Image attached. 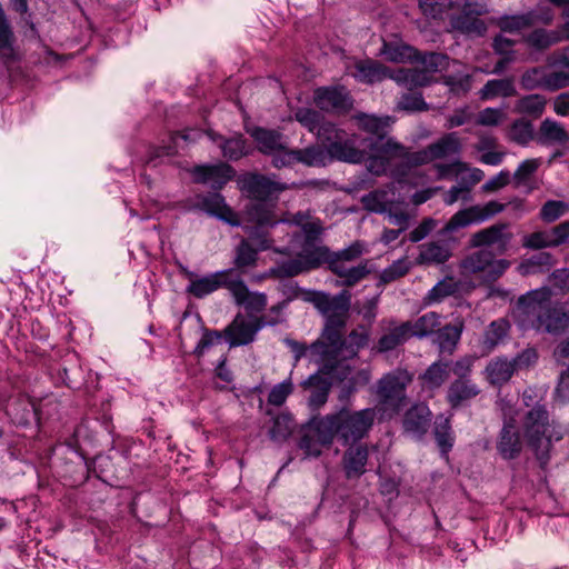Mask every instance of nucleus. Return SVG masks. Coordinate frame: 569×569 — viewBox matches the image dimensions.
Here are the masks:
<instances>
[{
	"mask_svg": "<svg viewBox=\"0 0 569 569\" xmlns=\"http://www.w3.org/2000/svg\"><path fill=\"white\" fill-rule=\"evenodd\" d=\"M562 40V33L557 30L537 29L527 37V42L538 49L545 50Z\"/></svg>",
	"mask_w": 569,
	"mask_h": 569,
	"instance_id": "obj_42",
	"label": "nucleus"
},
{
	"mask_svg": "<svg viewBox=\"0 0 569 569\" xmlns=\"http://www.w3.org/2000/svg\"><path fill=\"white\" fill-rule=\"evenodd\" d=\"M288 222L300 227L301 231L305 233V240L301 247L297 246L298 241L300 240L299 234H295L290 242L288 248L289 252L297 254V257L292 260L305 259V253H307V250L311 251L319 248L315 247L313 241L322 231L321 221L318 218H313L309 212H297L290 220H288Z\"/></svg>",
	"mask_w": 569,
	"mask_h": 569,
	"instance_id": "obj_14",
	"label": "nucleus"
},
{
	"mask_svg": "<svg viewBox=\"0 0 569 569\" xmlns=\"http://www.w3.org/2000/svg\"><path fill=\"white\" fill-rule=\"evenodd\" d=\"M506 119V113L501 109L486 108L477 116V123L485 127H496Z\"/></svg>",
	"mask_w": 569,
	"mask_h": 569,
	"instance_id": "obj_60",
	"label": "nucleus"
},
{
	"mask_svg": "<svg viewBox=\"0 0 569 569\" xmlns=\"http://www.w3.org/2000/svg\"><path fill=\"white\" fill-rule=\"evenodd\" d=\"M410 321L402 322L401 325L390 329L382 335L377 343L379 352H387L396 349L411 338Z\"/></svg>",
	"mask_w": 569,
	"mask_h": 569,
	"instance_id": "obj_31",
	"label": "nucleus"
},
{
	"mask_svg": "<svg viewBox=\"0 0 569 569\" xmlns=\"http://www.w3.org/2000/svg\"><path fill=\"white\" fill-rule=\"evenodd\" d=\"M327 154L319 147H308L305 149H297V163H302L308 167H317L326 164Z\"/></svg>",
	"mask_w": 569,
	"mask_h": 569,
	"instance_id": "obj_47",
	"label": "nucleus"
},
{
	"mask_svg": "<svg viewBox=\"0 0 569 569\" xmlns=\"http://www.w3.org/2000/svg\"><path fill=\"white\" fill-rule=\"evenodd\" d=\"M431 421V411L423 403L412 406L403 417V429L413 438H421L428 430Z\"/></svg>",
	"mask_w": 569,
	"mask_h": 569,
	"instance_id": "obj_21",
	"label": "nucleus"
},
{
	"mask_svg": "<svg viewBox=\"0 0 569 569\" xmlns=\"http://www.w3.org/2000/svg\"><path fill=\"white\" fill-rule=\"evenodd\" d=\"M355 120L357 126L363 131L372 134L370 139L372 140H388L386 137L387 128L390 124V118H379L372 114L359 113L355 116Z\"/></svg>",
	"mask_w": 569,
	"mask_h": 569,
	"instance_id": "obj_30",
	"label": "nucleus"
},
{
	"mask_svg": "<svg viewBox=\"0 0 569 569\" xmlns=\"http://www.w3.org/2000/svg\"><path fill=\"white\" fill-rule=\"evenodd\" d=\"M458 6L461 8V12L450 18L452 29L467 36H483L487 26L480 17L488 13L487 2L485 0H458Z\"/></svg>",
	"mask_w": 569,
	"mask_h": 569,
	"instance_id": "obj_11",
	"label": "nucleus"
},
{
	"mask_svg": "<svg viewBox=\"0 0 569 569\" xmlns=\"http://www.w3.org/2000/svg\"><path fill=\"white\" fill-rule=\"evenodd\" d=\"M492 252L487 249H480L467 256L460 262V269L465 274L485 272L491 261Z\"/></svg>",
	"mask_w": 569,
	"mask_h": 569,
	"instance_id": "obj_40",
	"label": "nucleus"
},
{
	"mask_svg": "<svg viewBox=\"0 0 569 569\" xmlns=\"http://www.w3.org/2000/svg\"><path fill=\"white\" fill-rule=\"evenodd\" d=\"M231 296L238 307L243 309L248 317L257 318L267 307V297L262 292L251 290L250 287H229Z\"/></svg>",
	"mask_w": 569,
	"mask_h": 569,
	"instance_id": "obj_18",
	"label": "nucleus"
},
{
	"mask_svg": "<svg viewBox=\"0 0 569 569\" xmlns=\"http://www.w3.org/2000/svg\"><path fill=\"white\" fill-rule=\"evenodd\" d=\"M229 164L197 166L192 170L194 180L200 183H210L213 189H221L233 177Z\"/></svg>",
	"mask_w": 569,
	"mask_h": 569,
	"instance_id": "obj_19",
	"label": "nucleus"
},
{
	"mask_svg": "<svg viewBox=\"0 0 569 569\" xmlns=\"http://www.w3.org/2000/svg\"><path fill=\"white\" fill-rule=\"evenodd\" d=\"M296 425L292 417L287 413H281L273 419L269 433L272 440L284 441L290 437Z\"/></svg>",
	"mask_w": 569,
	"mask_h": 569,
	"instance_id": "obj_44",
	"label": "nucleus"
},
{
	"mask_svg": "<svg viewBox=\"0 0 569 569\" xmlns=\"http://www.w3.org/2000/svg\"><path fill=\"white\" fill-rule=\"evenodd\" d=\"M199 208L208 214L216 217L231 226H239L240 221L233 210L226 203L224 198L219 193L201 197Z\"/></svg>",
	"mask_w": 569,
	"mask_h": 569,
	"instance_id": "obj_24",
	"label": "nucleus"
},
{
	"mask_svg": "<svg viewBox=\"0 0 569 569\" xmlns=\"http://www.w3.org/2000/svg\"><path fill=\"white\" fill-rule=\"evenodd\" d=\"M368 252L369 247L362 240H356L338 251H331L327 247H319L311 251L307 250L305 259L282 261L277 267L271 268L266 276L260 277L259 280H282L326 263L332 273L345 279L346 284H353L365 280L375 271L373 262L369 259L361 260L355 264L359 258Z\"/></svg>",
	"mask_w": 569,
	"mask_h": 569,
	"instance_id": "obj_3",
	"label": "nucleus"
},
{
	"mask_svg": "<svg viewBox=\"0 0 569 569\" xmlns=\"http://www.w3.org/2000/svg\"><path fill=\"white\" fill-rule=\"evenodd\" d=\"M517 94V90L513 80L507 79H492L486 82L480 90V98L482 100H491L497 97H513Z\"/></svg>",
	"mask_w": 569,
	"mask_h": 569,
	"instance_id": "obj_38",
	"label": "nucleus"
},
{
	"mask_svg": "<svg viewBox=\"0 0 569 569\" xmlns=\"http://www.w3.org/2000/svg\"><path fill=\"white\" fill-rule=\"evenodd\" d=\"M413 376L407 369L397 368L383 375L377 382L379 403L393 411H399L406 400V389Z\"/></svg>",
	"mask_w": 569,
	"mask_h": 569,
	"instance_id": "obj_10",
	"label": "nucleus"
},
{
	"mask_svg": "<svg viewBox=\"0 0 569 569\" xmlns=\"http://www.w3.org/2000/svg\"><path fill=\"white\" fill-rule=\"evenodd\" d=\"M522 246L528 249L539 250L543 248L556 247L551 230L536 231L527 234L522 239Z\"/></svg>",
	"mask_w": 569,
	"mask_h": 569,
	"instance_id": "obj_48",
	"label": "nucleus"
},
{
	"mask_svg": "<svg viewBox=\"0 0 569 569\" xmlns=\"http://www.w3.org/2000/svg\"><path fill=\"white\" fill-rule=\"evenodd\" d=\"M243 189L253 200L269 202L277 199L288 186L262 174H250L243 180Z\"/></svg>",
	"mask_w": 569,
	"mask_h": 569,
	"instance_id": "obj_16",
	"label": "nucleus"
},
{
	"mask_svg": "<svg viewBox=\"0 0 569 569\" xmlns=\"http://www.w3.org/2000/svg\"><path fill=\"white\" fill-rule=\"evenodd\" d=\"M538 141L546 146H563L569 141V134L559 122L545 119L539 127Z\"/></svg>",
	"mask_w": 569,
	"mask_h": 569,
	"instance_id": "obj_29",
	"label": "nucleus"
},
{
	"mask_svg": "<svg viewBox=\"0 0 569 569\" xmlns=\"http://www.w3.org/2000/svg\"><path fill=\"white\" fill-rule=\"evenodd\" d=\"M248 132L257 143L258 150L270 157L286 143L283 134L277 130L256 127Z\"/></svg>",
	"mask_w": 569,
	"mask_h": 569,
	"instance_id": "obj_27",
	"label": "nucleus"
},
{
	"mask_svg": "<svg viewBox=\"0 0 569 569\" xmlns=\"http://www.w3.org/2000/svg\"><path fill=\"white\" fill-rule=\"evenodd\" d=\"M566 208L567 206L562 201L549 200L542 206L540 218L545 222H553L565 213Z\"/></svg>",
	"mask_w": 569,
	"mask_h": 569,
	"instance_id": "obj_59",
	"label": "nucleus"
},
{
	"mask_svg": "<svg viewBox=\"0 0 569 569\" xmlns=\"http://www.w3.org/2000/svg\"><path fill=\"white\" fill-rule=\"evenodd\" d=\"M316 106L323 111H340L350 107L351 101L343 88H318L315 91Z\"/></svg>",
	"mask_w": 569,
	"mask_h": 569,
	"instance_id": "obj_20",
	"label": "nucleus"
},
{
	"mask_svg": "<svg viewBox=\"0 0 569 569\" xmlns=\"http://www.w3.org/2000/svg\"><path fill=\"white\" fill-rule=\"evenodd\" d=\"M277 321L268 320L263 316L257 318L246 317L238 313L233 320L224 328L223 335L229 346L238 347L251 343L258 333L266 326H273Z\"/></svg>",
	"mask_w": 569,
	"mask_h": 569,
	"instance_id": "obj_13",
	"label": "nucleus"
},
{
	"mask_svg": "<svg viewBox=\"0 0 569 569\" xmlns=\"http://www.w3.org/2000/svg\"><path fill=\"white\" fill-rule=\"evenodd\" d=\"M273 209V203L254 200L247 207L246 213L249 221L260 227L273 226L278 222Z\"/></svg>",
	"mask_w": 569,
	"mask_h": 569,
	"instance_id": "obj_34",
	"label": "nucleus"
},
{
	"mask_svg": "<svg viewBox=\"0 0 569 569\" xmlns=\"http://www.w3.org/2000/svg\"><path fill=\"white\" fill-rule=\"evenodd\" d=\"M516 318L522 327L558 333L569 326V308L566 303L552 306L549 287H539L519 298Z\"/></svg>",
	"mask_w": 569,
	"mask_h": 569,
	"instance_id": "obj_4",
	"label": "nucleus"
},
{
	"mask_svg": "<svg viewBox=\"0 0 569 569\" xmlns=\"http://www.w3.org/2000/svg\"><path fill=\"white\" fill-rule=\"evenodd\" d=\"M395 72L382 63L368 59L356 63L353 77L363 83H375L386 78L391 79Z\"/></svg>",
	"mask_w": 569,
	"mask_h": 569,
	"instance_id": "obj_26",
	"label": "nucleus"
},
{
	"mask_svg": "<svg viewBox=\"0 0 569 569\" xmlns=\"http://www.w3.org/2000/svg\"><path fill=\"white\" fill-rule=\"evenodd\" d=\"M380 54L395 63H415L418 58V51L401 41H383Z\"/></svg>",
	"mask_w": 569,
	"mask_h": 569,
	"instance_id": "obj_28",
	"label": "nucleus"
},
{
	"mask_svg": "<svg viewBox=\"0 0 569 569\" xmlns=\"http://www.w3.org/2000/svg\"><path fill=\"white\" fill-rule=\"evenodd\" d=\"M440 326V316L436 312H427L416 321H410L411 337L423 338L435 332Z\"/></svg>",
	"mask_w": 569,
	"mask_h": 569,
	"instance_id": "obj_43",
	"label": "nucleus"
},
{
	"mask_svg": "<svg viewBox=\"0 0 569 569\" xmlns=\"http://www.w3.org/2000/svg\"><path fill=\"white\" fill-rule=\"evenodd\" d=\"M449 377V363L436 361L421 376L423 385L429 389L440 388Z\"/></svg>",
	"mask_w": 569,
	"mask_h": 569,
	"instance_id": "obj_41",
	"label": "nucleus"
},
{
	"mask_svg": "<svg viewBox=\"0 0 569 569\" xmlns=\"http://www.w3.org/2000/svg\"><path fill=\"white\" fill-rule=\"evenodd\" d=\"M369 462V446L358 442L348 445L341 459L342 469L347 479H359L367 472Z\"/></svg>",
	"mask_w": 569,
	"mask_h": 569,
	"instance_id": "obj_17",
	"label": "nucleus"
},
{
	"mask_svg": "<svg viewBox=\"0 0 569 569\" xmlns=\"http://www.w3.org/2000/svg\"><path fill=\"white\" fill-rule=\"evenodd\" d=\"M472 118L473 113L469 107L458 108L447 117L445 127L447 129L460 127L470 122Z\"/></svg>",
	"mask_w": 569,
	"mask_h": 569,
	"instance_id": "obj_63",
	"label": "nucleus"
},
{
	"mask_svg": "<svg viewBox=\"0 0 569 569\" xmlns=\"http://www.w3.org/2000/svg\"><path fill=\"white\" fill-rule=\"evenodd\" d=\"M546 107V99L540 94H529L519 99L516 103V111L529 116L539 117Z\"/></svg>",
	"mask_w": 569,
	"mask_h": 569,
	"instance_id": "obj_46",
	"label": "nucleus"
},
{
	"mask_svg": "<svg viewBox=\"0 0 569 569\" xmlns=\"http://www.w3.org/2000/svg\"><path fill=\"white\" fill-rule=\"evenodd\" d=\"M510 330V322L505 318H499L489 323L483 332L482 347L487 352H491L505 341Z\"/></svg>",
	"mask_w": 569,
	"mask_h": 569,
	"instance_id": "obj_32",
	"label": "nucleus"
},
{
	"mask_svg": "<svg viewBox=\"0 0 569 569\" xmlns=\"http://www.w3.org/2000/svg\"><path fill=\"white\" fill-rule=\"evenodd\" d=\"M463 330L462 321L446 325L437 331V343L440 352L452 353Z\"/></svg>",
	"mask_w": 569,
	"mask_h": 569,
	"instance_id": "obj_36",
	"label": "nucleus"
},
{
	"mask_svg": "<svg viewBox=\"0 0 569 569\" xmlns=\"http://www.w3.org/2000/svg\"><path fill=\"white\" fill-rule=\"evenodd\" d=\"M512 239L510 224L498 222L475 232L470 238V246L472 248L495 247L499 253H505Z\"/></svg>",
	"mask_w": 569,
	"mask_h": 569,
	"instance_id": "obj_15",
	"label": "nucleus"
},
{
	"mask_svg": "<svg viewBox=\"0 0 569 569\" xmlns=\"http://www.w3.org/2000/svg\"><path fill=\"white\" fill-rule=\"evenodd\" d=\"M397 108L406 111H425L428 106L420 93H405L397 102Z\"/></svg>",
	"mask_w": 569,
	"mask_h": 569,
	"instance_id": "obj_58",
	"label": "nucleus"
},
{
	"mask_svg": "<svg viewBox=\"0 0 569 569\" xmlns=\"http://www.w3.org/2000/svg\"><path fill=\"white\" fill-rule=\"evenodd\" d=\"M523 433L528 446L535 452L541 466L549 461L552 442L562 438V433L549 422V413L541 405L535 406L527 412L523 421Z\"/></svg>",
	"mask_w": 569,
	"mask_h": 569,
	"instance_id": "obj_5",
	"label": "nucleus"
},
{
	"mask_svg": "<svg viewBox=\"0 0 569 569\" xmlns=\"http://www.w3.org/2000/svg\"><path fill=\"white\" fill-rule=\"evenodd\" d=\"M251 240L257 249L252 248L249 241L243 240L237 249L236 264L238 267L251 266L257 259L258 250H266L270 246L267 238L251 237Z\"/></svg>",
	"mask_w": 569,
	"mask_h": 569,
	"instance_id": "obj_39",
	"label": "nucleus"
},
{
	"mask_svg": "<svg viewBox=\"0 0 569 569\" xmlns=\"http://www.w3.org/2000/svg\"><path fill=\"white\" fill-rule=\"evenodd\" d=\"M569 86V70H559L546 72L545 88L548 90H558Z\"/></svg>",
	"mask_w": 569,
	"mask_h": 569,
	"instance_id": "obj_64",
	"label": "nucleus"
},
{
	"mask_svg": "<svg viewBox=\"0 0 569 569\" xmlns=\"http://www.w3.org/2000/svg\"><path fill=\"white\" fill-rule=\"evenodd\" d=\"M322 118L318 111L309 108H300L295 112V119L312 133L319 127Z\"/></svg>",
	"mask_w": 569,
	"mask_h": 569,
	"instance_id": "obj_55",
	"label": "nucleus"
},
{
	"mask_svg": "<svg viewBox=\"0 0 569 569\" xmlns=\"http://www.w3.org/2000/svg\"><path fill=\"white\" fill-rule=\"evenodd\" d=\"M506 206L498 201L491 200L485 204H476L456 212L445 227L439 231V236H447L455 233L460 229L467 228L471 224L481 223L489 220L496 214L502 212Z\"/></svg>",
	"mask_w": 569,
	"mask_h": 569,
	"instance_id": "obj_12",
	"label": "nucleus"
},
{
	"mask_svg": "<svg viewBox=\"0 0 569 569\" xmlns=\"http://www.w3.org/2000/svg\"><path fill=\"white\" fill-rule=\"evenodd\" d=\"M315 133L319 140L328 143V153L332 158L351 163L362 162L365 151L356 148L357 137L345 140V132L323 118Z\"/></svg>",
	"mask_w": 569,
	"mask_h": 569,
	"instance_id": "obj_7",
	"label": "nucleus"
},
{
	"mask_svg": "<svg viewBox=\"0 0 569 569\" xmlns=\"http://www.w3.org/2000/svg\"><path fill=\"white\" fill-rule=\"evenodd\" d=\"M546 70L540 67L528 69L520 79V84L525 90L545 88Z\"/></svg>",
	"mask_w": 569,
	"mask_h": 569,
	"instance_id": "obj_53",
	"label": "nucleus"
},
{
	"mask_svg": "<svg viewBox=\"0 0 569 569\" xmlns=\"http://www.w3.org/2000/svg\"><path fill=\"white\" fill-rule=\"evenodd\" d=\"M497 449L505 459H515L521 452L522 443L512 419L505 422L500 431Z\"/></svg>",
	"mask_w": 569,
	"mask_h": 569,
	"instance_id": "obj_25",
	"label": "nucleus"
},
{
	"mask_svg": "<svg viewBox=\"0 0 569 569\" xmlns=\"http://www.w3.org/2000/svg\"><path fill=\"white\" fill-rule=\"evenodd\" d=\"M207 134L213 142L219 143L224 158L229 160H238L246 154V142L242 136L223 139L212 131H209Z\"/></svg>",
	"mask_w": 569,
	"mask_h": 569,
	"instance_id": "obj_35",
	"label": "nucleus"
},
{
	"mask_svg": "<svg viewBox=\"0 0 569 569\" xmlns=\"http://www.w3.org/2000/svg\"><path fill=\"white\" fill-rule=\"evenodd\" d=\"M368 342V333L352 330L349 333L348 340H346V357H355L358 351L365 347Z\"/></svg>",
	"mask_w": 569,
	"mask_h": 569,
	"instance_id": "obj_61",
	"label": "nucleus"
},
{
	"mask_svg": "<svg viewBox=\"0 0 569 569\" xmlns=\"http://www.w3.org/2000/svg\"><path fill=\"white\" fill-rule=\"evenodd\" d=\"M356 148L365 151L362 161H366L368 170L377 176L386 172L390 160L405 152V147L393 139H362L358 140Z\"/></svg>",
	"mask_w": 569,
	"mask_h": 569,
	"instance_id": "obj_9",
	"label": "nucleus"
},
{
	"mask_svg": "<svg viewBox=\"0 0 569 569\" xmlns=\"http://www.w3.org/2000/svg\"><path fill=\"white\" fill-rule=\"evenodd\" d=\"M538 355L533 349H525L513 358L498 356L486 366L483 375L486 380L495 387H501L510 381L513 375L536 363Z\"/></svg>",
	"mask_w": 569,
	"mask_h": 569,
	"instance_id": "obj_8",
	"label": "nucleus"
},
{
	"mask_svg": "<svg viewBox=\"0 0 569 569\" xmlns=\"http://www.w3.org/2000/svg\"><path fill=\"white\" fill-rule=\"evenodd\" d=\"M411 268V262L407 258H401L395 261L391 266L386 268L381 274L380 280L383 283H389L399 280L407 274Z\"/></svg>",
	"mask_w": 569,
	"mask_h": 569,
	"instance_id": "obj_50",
	"label": "nucleus"
},
{
	"mask_svg": "<svg viewBox=\"0 0 569 569\" xmlns=\"http://www.w3.org/2000/svg\"><path fill=\"white\" fill-rule=\"evenodd\" d=\"M305 386L315 387L308 403L312 410H319L328 401L331 383L319 373H315L306 380Z\"/></svg>",
	"mask_w": 569,
	"mask_h": 569,
	"instance_id": "obj_37",
	"label": "nucleus"
},
{
	"mask_svg": "<svg viewBox=\"0 0 569 569\" xmlns=\"http://www.w3.org/2000/svg\"><path fill=\"white\" fill-rule=\"evenodd\" d=\"M452 233L441 236L442 240L429 241L419 247V256L417 258L419 263H445L451 257V248L448 243L449 240H453Z\"/></svg>",
	"mask_w": 569,
	"mask_h": 569,
	"instance_id": "obj_23",
	"label": "nucleus"
},
{
	"mask_svg": "<svg viewBox=\"0 0 569 569\" xmlns=\"http://www.w3.org/2000/svg\"><path fill=\"white\" fill-rule=\"evenodd\" d=\"M479 393L480 388L470 378L455 379L448 387L446 399L452 409H457Z\"/></svg>",
	"mask_w": 569,
	"mask_h": 569,
	"instance_id": "obj_22",
	"label": "nucleus"
},
{
	"mask_svg": "<svg viewBox=\"0 0 569 569\" xmlns=\"http://www.w3.org/2000/svg\"><path fill=\"white\" fill-rule=\"evenodd\" d=\"M415 62L419 66L411 69H399L391 74V79L409 90L425 87L430 83L433 73L448 67L449 58L443 53L431 52L423 56L418 53Z\"/></svg>",
	"mask_w": 569,
	"mask_h": 569,
	"instance_id": "obj_6",
	"label": "nucleus"
},
{
	"mask_svg": "<svg viewBox=\"0 0 569 569\" xmlns=\"http://www.w3.org/2000/svg\"><path fill=\"white\" fill-rule=\"evenodd\" d=\"M387 191L377 190L363 196L362 203L365 208L372 212L386 213L389 210L390 201L387 198Z\"/></svg>",
	"mask_w": 569,
	"mask_h": 569,
	"instance_id": "obj_49",
	"label": "nucleus"
},
{
	"mask_svg": "<svg viewBox=\"0 0 569 569\" xmlns=\"http://www.w3.org/2000/svg\"><path fill=\"white\" fill-rule=\"evenodd\" d=\"M292 392V383L290 380L282 381L276 385L268 397L269 403L273 406H281L284 403L288 396Z\"/></svg>",
	"mask_w": 569,
	"mask_h": 569,
	"instance_id": "obj_62",
	"label": "nucleus"
},
{
	"mask_svg": "<svg viewBox=\"0 0 569 569\" xmlns=\"http://www.w3.org/2000/svg\"><path fill=\"white\" fill-rule=\"evenodd\" d=\"M509 137L518 144H527L533 138L532 124L525 120H517L510 128Z\"/></svg>",
	"mask_w": 569,
	"mask_h": 569,
	"instance_id": "obj_52",
	"label": "nucleus"
},
{
	"mask_svg": "<svg viewBox=\"0 0 569 569\" xmlns=\"http://www.w3.org/2000/svg\"><path fill=\"white\" fill-rule=\"evenodd\" d=\"M533 18L530 13L520 16H506L499 20L498 24L505 32H515L530 27Z\"/></svg>",
	"mask_w": 569,
	"mask_h": 569,
	"instance_id": "obj_51",
	"label": "nucleus"
},
{
	"mask_svg": "<svg viewBox=\"0 0 569 569\" xmlns=\"http://www.w3.org/2000/svg\"><path fill=\"white\" fill-rule=\"evenodd\" d=\"M271 163L277 169L293 166L297 163V149H289L286 142L271 156Z\"/></svg>",
	"mask_w": 569,
	"mask_h": 569,
	"instance_id": "obj_57",
	"label": "nucleus"
},
{
	"mask_svg": "<svg viewBox=\"0 0 569 569\" xmlns=\"http://www.w3.org/2000/svg\"><path fill=\"white\" fill-rule=\"evenodd\" d=\"M433 433L437 445L443 453H447L449 450H451L453 446V437L451 433L449 419L443 417L437 418Z\"/></svg>",
	"mask_w": 569,
	"mask_h": 569,
	"instance_id": "obj_45",
	"label": "nucleus"
},
{
	"mask_svg": "<svg viewBox=\"0 0 569 569\" xmlns=\"http://www.w3.org/2000/svg\"><path fill=\"white\" fill-rule=\"evenodd\" d=\"M296 298L309 302L326 317V325L318 340L310 345V361L319 367V373L343 380L350 368L346 359V340L342 330L347 325L351 295L342 290L337 296L323 291L297 287Z\"/></svg>",
	"mask_w": 569,
	"mask_h": 569,
	"instance_id": "obj_1",
	"label": "nucleus"
},
{
	"mask_svg": "<svg viewBox=\"0 0 569 569\" xmlns=\"http://www.w3.org/2000/svg\"><path fill=\"white\" fill-rule=\"evenodd\" d=\"M230 271H220L208 277L198 279L196 274L189 273L190 284H243L241 280H228Z\"/></svg>",
	"mask_w": 569,
	"mask_h": 569,
	"instance_id": "obj_54",
	"label": "nucleus"
},
{
	"mask_svg": "<svg viewBox=\"0 0 569 569\" xmlns=\"http://www.w3.org/2000/svg\"><path fill=\"white\" fill-rule=\"evenodd\" d=\"M376 420V409L352 410L342 407L325 416L312 417L302 429L299 447L306 457L317 458L323 447L335 441L341 446L355 445L366 438Z\"/></svg>",
	"mask_w": 569,
	"mask_h": 569,
	"instance_id": "obj_2",
	"label": "nucleus"
},
{
	"mask_svg": "<svg viewBox=\"0 0 569 569\" xmlns=\"http://www.w3.org/2000/svg\"><path fill=\"white\" fill-rule=\"evenodd\" d=\"M541 164L540 159H527L522 161L513 173V180L517 186L526 184L531 174H533Z\"/></svg>",
	"mask_w": 569,
	"mask_h": 569,
	"instance_id": "obj_56",
	"label": "nucleus"
},
{
	"mask_svg": "<svg viewBox=\"0 0 569 569\" xmlns=\"http://www.w3.org/2000/svg\"><path fill=\"white\" fill-rule=\"evenodd\" d=\"M429 153L433 161L449 156L458 154L461 151V141L456 132L446 133L440 139L430 143Z\"/></svg>",
	"mask_w": 569,
	"mask_h": 569,
	"instance_id": "obj_33",
	"label": "nucleus"
}]
</instances>
